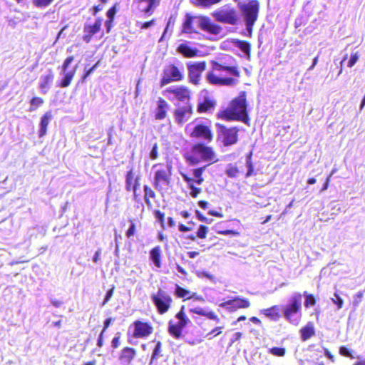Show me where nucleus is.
Instances as JSON below:
<instances>
[{"label":"nucleus","mask_w":365,"mask_h":365,"mask_svg":"<svg viewBox=\"0 0 365 365\" xmlns=\"http://www.w3.org/2000/svg\"><path fill=\"white\" fill-rule=\"evenodd\" d=\"M185 158L188 164L192 166L197 165L200 163H206L209 166L219 160L213 148L203 143L193 145Z\"/></svg>","instance_id":"obj_1"},{"label":"nucleus","mask_w":365,"mask_h":365,"mask_svg":"<svg viewBox=\"0 0 365 365\" xmlns=\"http://www.w3.org/2000/svg\"><path fill=\"white\" fill-rule=\"evenodd\" d=\"M302 295L294 292L287 299V304L281 306L284 319L293 325L299 324L302 317Z\"/></svg>","instance_id":"obj_2"},{"label":"nucleus","mask_w":365,"mask_h":365,"mask_svg":"<svg viewBox=\"0 0 365 365\" xmlns=\"http://www.w3.org/2000/svg\"><path fill=\"white\" fill-rule=\"evenodd\" d=\"M224 117L227 120H237L245 123L249 120L247 112L246 96L245 93L233 99L230 107L223 113Z\"/></svg>","instance_id":"obj_3"},{"label":"nucleus","mask_w":365,"mask_h":365,"mask_svg":"<svg viewBox=\"0 0 365 365\" xmlns=\"http://www.w3.org/2000/svg\"><path fill=\"white\" fill-rule=\"evenodd\" d=\"M165 96L169 101L176 106L190 103V91L183 86H173L165 91Z\"/></svg>","instance_id":"obj_4"},{"label":"nucleus","mask_w":365,"mask_h":365,"mask_svg":"<svg viewBox=\"0 0 365 365\" xmlns=\"http://www.w3.org/2000/svg\"><path fill=\"white\" fill-rule=\"evenodd\" d=\"M259 2L257 0H251L248 3L240 4V9L245 19L246 30L250 36L252 26L257 19L259 11Z\"/></svg>","instance_id":"obj_5"},{"label":"nucleus","mask_w":365,"mask_h":365,"mask_svg":"<svg viewBox=\"0 0 365 365\" xmlns=\"http://www.w3.org/2000/svg\"><path fill=\"white\" fill-rule=\"evenodd\" d=\"M184 66L180 62L177 65L169 64L165 66L160 79V86L163 87L171 82L182 81L184 78Z\"/></svg>","instance_id":"obj_6"},{"label":"nucleus","mask_w":365,"mask_h":365,"mask_svg":"<svg viewBox=\"0 0 365 365\" xmlns=\"http://www.w3.org/2000/svg\"><path fill=\"white\" fill-rule=\"evenodd\" d=\"M185 307L182 306L180 311L175 314L177 321L170 320L168 324V333L175 339H178L182 336L183 329L190 322L186 316Z\"/></svg>","instance_id":"obj_7"},{"label":"nucleus","mask_w":365,"mask_h":365,"mask_svg":"<svg viewBox=\"0 0 365 365\" xmlns=\"http://www.w3.org/2000/svg\"><path fill=\"white\" fill-rule=\"evenodd\" d=\"M217 139L222 143L224 146L235 145L238 141L239 129L237 127L227 128L226 126L217 123Z\"/></svg>","instance_id":"obj_8"},{"label":"nucleus","mask_w":365,"mask_h":365,"mask_svg":"<svg viewBox=\"0 0 365 365\" xmlns=\"http://www.w3.org/2000/svg\"><path fill=\"white\" fill-rule=\"evenodd\" d=\"M151 299L160 314L166 313L173 303L171 296L161 288H159L155 294H151Z\"/></svg>","instance_id":"obj_9"},{"label":"nucleus","mask_w":365,"mask_h":365,"mask_svg":"<svg viewBox=\"0 0 365 365\" xmlns=\"http://www.w3.org/2000/svg\"><path fill=\"white\" fill-rule=\"evenodd\" d=\"M73 56H71L67 57L63 63V65L61 67V71L60 75L62 76L61 80L58 83V86L61 88H66L69 86L71 84L73 78L75 76L76 69H77V65L74 66V68L71 70L68 71L69 65L73 62Z\"/></svg>","instance_id":"obj_10"},{"label":"nucleus","mask_w":365,"mask_h":365,"mask_svg":"<svg viewBox=\"0 0 365 365\" xmlns=\"http://www.w3.org/2000/svg\"><path fill=\"white\" fill-rule=\"evenodd\" d=\"M212 16L219 22L236 25L238 21V14L235 9L229 7H222L213 12Z\"/></svg>","instance_id":"obj_11"},{"label":"nucleus","mask_w":365,"mask_h":365,"mask_svg":"<svg viewBox=\"0 0 365 365\" xmlns=\"http://www.w3.org/2000/svg\"><path fill=\"white\" fill-rule=\"evenodd\" d=\"M188 77L190 83L197 85L200 81L202 73L205 70L206 63L201 62H188L187 63Z\"/></svg>","instance_id":"obj_12"},{"label":"nucleus","mask_w":365,"mask_h":365,"mask_svg":"<svg viewBox=\"0 0 365 365\" xmlns=\"http://www.w3.org/2000/svg\"><path fill=\"white\" fill-rule=\"evenodd\" d=\"M250 303L247 299L242 298L239 296L232 297L225 302L219 304V307L227 310L230 312H234L238 309L248 308Z\"/></svg>","instance_id":"obj_13"},{"label":"nucleus","mask_w":365,"mask_h":365,"mask_svg":"<svg viewBox=\"0 0 365 365\" xmlns=\"http://www.w3.org/2000/svg\"><path fill=\"white\" fill-rule=\"evenodd\" d=\"M195 26L201 29L202 31L211 34H219L221 31V27L215 24L209 17L196 16Z\"/></svg>","instance_id":"obj_14"},{"label":"nucleus","mask_w":365,"mask_h":365,"mask_svg":"<svg viewBox=\"0 0 365 365\" xmlns=\"http://www.w3.org/2000/svg\"><path fill=\"white\" fill-rule=\"evenodd\" d=\"M172 166L167 164V170L158 169L155 171L154 175L153 186L158 191L162 190L161 184L168 185L170 182V177L171 175Z\"/></svg>","instance_id":"obj_15"},{"label":"nucleus","mask_w":365,"mask_h":365,"mask_svg":"<svg viewBox=\"0 0 365 365\" xmlns=\"http://www.w3.org/2000/svg\"><path fill=\"white\" fill-rule=\"evenodd\" d=\"M192 114V107L190 103L186 105L176 106L174 112L175 120L178 124H183L187 121Z\"/></svg>","instance_id":"obj_16"},{"label":"nucleus","mask_w":365,"mask_h":365,"mask_svg":"<svg viewBox=\"0 0 365 365\" xmlns=\"http://www.w3.org/2000/svg\"><path fill=\"white\" fill-rule=\"evenodd\" d=\"M192 138H199L210 143L212 140V133L210 128L203 124L196 125L190 133Z\"/></svg>","instance_id":"obj_17"},{"label":"nucleus","mask_w":365,"mask_h":365,"mask_svg":"<svg viewBox=\"0 0 365 365\" xmlns=\"http://www.w3.org/2000/svg\"><path fill=\"white\" fill-rule=\"evenodd\" d=\"M133 336L135 338H143L149 336L153 332L152 326L147 323L137 320L133 323Z\"/></svg>","instance_id":"obj_18"},{"label":"nucleus","mask_w":365,"mask_h":365,"mask_svg":"<svg viewBox=\"0 0 365 365\" xmlns=\"http://www.w3.org/2000/svg\"><path fill=\"white\" fill-rule=\"evenodd\" d=\"M207 79L208 82L213 85H225L233 86L236 85L238 82L237 78H222L216 76L213 72H208L207 74Z\"/></svg>","instance_id":"obj_19"},{"label":"nucleus","mask_w":365,"mask_h":365,"mask_svg":"<svg viewBox=\"0 0 365 365\" xmlns=\"http://www.w3.org/2000/svg\"><path fill=\"white\" fill-rule=\"evenodd\" d=\"M177 51L185 58L197 56L200 51L191 45L190 42L185 41L178 45Z\"/></svg>","instance_id":"obj_20"},{"label":"nucleus","mask_w":365,"mask_h":365,"mask_svg":"<svg viewBox=\"0 0 365 365\" xmlns=\"http://www.w3.org/2000/svg\"><path fill=\"white\" fill-rule=\"evenodd\" d=\"M215 103L207 94L201 96L197 103V112H208L215 108Z\"/></svg>","instance_id":"obj_21"},{"label":"nucleus","mask_w":365,"mask_h":365,"mask_svg":"<svg viewBox=\"0 0 365 365\" xmlns=\"http://www.w3.org/2000/svg\"><path fill=\"white\" fill-rule=\"evenodd\" d=\"M138 4L139 9L145 14H151L159 5L160 0H135Z\"/></svg>","instance_id":"obj_22"},{"label":"nucleus","mask_w":365,"mask_h":365,"mask_svg":"<svg viewBox=\"0 0 365 365\" xmlns=\"http://www.w3.org/2000/svg\"><path fill=\"white\" fill-rule=\"evenodd\" d=\"M53 78L54 76L51 70H49L46 75H43L40 77L39 88L43 94H46L51 88Z\"/></svg>","instance_id":"obj_23"},{"label":"nucleus","mask_w":365,"mask_h":365,"mask_svg":"<svg viewBox=\"0 0 365 365\" xmlns=\"http://www.w3.org/2000/svg\"><path fill=\"white\" fill-rule=\"evenodd\" d=\"M189 312L196 314L200 316L206 317L207 318L215 320L217 322H219V318L217 316L207 307L202 308L200 307H192L189 309Z\"/></svg>","instance_id":"obj_24"},{"label":"nucleus","mask_w":365,"mask_h":365,"mask_svg":"<svg viewBox=\"0 0 365 365\" xmlns=\"http://www.w3.org/2000/svg\"><path fill=\"white\" fill-rule=\"evenodd\" d=\"M136 354L135 350L130 347H125L122 349L119 361L122 365H129Z\"/></svg>","instance_id":"obj_25"},{"label":"nucleus","mask_w":365,"mask_h":365,"mask_svg":"<svg viewBox=\"0 0 365 365\" xmlns=\"http://www.w3.org/2000/svg\"><path fill=\"white\" fill-rule=\"evenodd\" d=\"M195 17L187 14L182 24V33L183 34H197L194 26H195Z\"/></svg>","instance_id":"obj_26"},{"label":"nucleus","mask_w":365,"mask_h":365,"mask_svg":"<svg viewBox=\"0 0 365 365\" xmlns=\"http://www.w3.org/2000/svg\"><path fill=\"white\" fill-rule=\"evenodd\" d=\"M53 118L51 110H48L41 118L39 123L38 136L42 138L46 134L47 126Z\"/></svg>","instance_id":"obj_27"},{"label":"nucleus","mask_w":365,"mask_h":365,"mask_svg":"<svg viewBox=\"0 0 365 365\" xmlns=\"http://www.w3.org/2000/svg\"><path fill=\"white\" fill-rule=\"evenodd\" d=\"M168 107V103L163 99L162 98H159L157 103V108L155 111V119L157 120H163L166 116L167 108Z\"/></svg>","instance_id":"obj_28"},{"label":"nucleus","mask_w":365,"mask_h":365,"mask_svg":"<svg viewBox=\"0 0 365 365\" xmlns=\"http://www.w3.org/2000/svg\"><path fill=\"white\" fill-rule=\"evenodd\" d=\"M213 69L219 72H226L228 74L232 75L236 77L240 76V72L237 68L235 66H225L218 63H215L213 64Z\"/></svg>","instance_id":"obj_29"},{"label":"nucleus","mask_w":365,"mask_h":365,"mask_svg":"<svg viewBox=\"0 0 365 365\" xmlns=\"http://www.w3.org/2000/svg\"><path fill=\"white\" fill-rule=\"evenodd\" d=\"M182 178L187 182L188 187L191 190L190 195L192 197L196 198L202 192V189L194 185V179L188 177L187 175H182Z\"/></svg>","instance_id":"obj_30"},{"label":"nucleus","mask_w":365,"mask_h":365,"mask_svg":"<svg viewBox=\"0 0 365 365\" xmlns=\"http://www.w3.org/2000/svg\"><path fill=\"white\" fill-rule=\"evenodd\" d=\"M232 43L235 47L240 48L241 51L244 53V54L246 56L247 58H250L251 48L250 43L239 39H234L232 41Z\"/></svg>","instance_id":"obj_31"},{"label":"nucleus","mask_w":365,"mask_h":365,"mask_svg":"<svg viewBox=\"0 0 365 365\" xmlns=\"http://www.w3.org/2000/svg\"><path fill=\"white\" fill-rule=\"evenodd\" d=\"M150 259L156 267H161V249L159 246H156L150 250Z\"/></svg>","instance_id":"obj_32"},{"label":"nucleus","mask_w":365,"mask_h":365,"mask_svg":"<svg viewBox=\"0 0 365 365\" xmlns=\"http://www.w3.org/2000/svg\"><path fill=\"white\" fill-rule=\"evenodd\" d=\"M101 24L102 20L101 19H97L93 25L88 24H85L83 28V32L85 34H90L94 35L100 31Z\"/></svg>","instance_id":"obj_33"},{"label":"nucleus","mask_w":365,"mask_h":365,"mask_svg":"<svg viewBox=\"0 0 365 365\" xmlns=\"http://www.w3.org/2000/svg\"><path fill=\"white\" fill-rule=\"evenodd\" d=\"M280 309H281V308H279V306L274 305L269 309L262 310V312L267 317H269L273 320H277L280 317V314H279Z\"/></svg>","instance_id":"obj_34"},{"label":"nucleus","mask_w":365,"mask_h":365,"mask_svg":"<svg viewBox=\"0 0 365 365\" xmlns=\"http://www.w3.org/2000/svg\"><path fill=\"white\" fill-rule=\"evenodd\" d=\"M207 166L208 165H205L202 167L197 168L192 170L194 183H196L197 185H200L203 182L204 179L202 175Z\"/></svg>","instance_id":"obj_35"},{"label":"nucleus","mask_w":365,"mask_h":365,"mask_svg":"<svg viewBox=\"0 0 365 365\" xmlns=\"http://www.w3.org/2000/svg\"><path fill=\"white\" fill-rule=\"evenodd\" d=\"M300 332L302 341L309 339L314 334V329L313 324L312 323H308L300 330Z\"/></svg>","instance_id":"obj_36"},{"label":"nucleus","mask_w":365,"mask_h":365,"mask_svg":"<svg viewBox=\"0 0 365 365\" xmlns=\"http://www.w3.org/2000/svg\"><path fill=\"white\" fill-rule=\"evenodd\" d=\"M222 0H195L194 4L195 6L202 8H209L211 6L216 4Z\"/></svg>","instance_id":"obj_37"},{"label":"nucleus","mask_w":365,"mask_h":365,"mask_svg":"<svg viewBox=\"0 0 365 365\" xmlns=\"http://www.w3.org/2000/svg\"><path fill=\"white\" fill-rule=\"evenodd\" d=\"M175 294L179 298H185L187 299V297L190 296L191 293L189 290H187L178 284H175V288L174 291Z\"/></svg>","instance_id":"obj_38"},{"label":"nucleus","mask_w":365,"mask_h":365,"mask_svg":"<svg viewBox=\"0 0 365 365\" xmlns=\"http://www.w3.org/2000/svg\"><path fill=\"white\" fill-rule=\"evenodd\" d=\"M252 153L250 152L246 158V167L247 169V173H246V178H249L252 176L254 173V166L252 162Z\"/></svg>","instance_id":"obj_39"},{"label":"nucleus","mask_w":365,"mask_h":365,"mask_svg":"<svg viewBox=\"0 0 365 365\" xmlns=\"http://www.w3.org/2000/svg\"><path fill=\"white\" fill-rule=\"evenodd\" d=\"M239 170L237 166L232 164H228L225 170V174L231 178H235L237 176Z\"/></svg>","instance_id":"obj_40"},{"label":"nucleus","mask_w":365,"mask_h":365,"mask_svg":"<svg viewBox=\"0 0 365 365\" xmlns=\"http://www.w3.org/2000/svg\"><path fill=\"white\" fill-rule=\"evenodd\" d=\"M43 103V100L39 97H34L30 101L29 111L32 112Z\"/></svg>","instance_id":"obj_41"},{"label":"nucleus","mask_w":365,"mask_h":365,"mask_svg":"<svg viewBox=\"0 0 365 365\" xmlns=\"http://www.w3.org/2000/svg\"><path fill=\"white\" fill-rule=\"evenodd\" d=\"M134 180V174L133 172V169H130L126 174L125 176V189L127 191H130L132 187V184Z\"/></svg>","instance_id":"obj_42"},{"label":"nucleus","mask_w":365,"mask_h":365,"mask_svg":"<svg viewBox=\"0 0 365 365\" xmlns=\"http://www.w3.org/2000/svg\"><path fill=\"white\" fill-rule=\"evenodd\" d=\"M303 296L305 298L304 306L308 308L311 306H314L316 303L314 297L312 294H308L307 292L303 293Z\"/></svg>","instance_id":"obj_43"},{"label":"nucleus","mask_w":365,"mask_h":365,"mask_svg":"<svg viewBox=\"0 0 365 365\" xmlns=\"http://www.w3.org/2000/svg\"><path fill=\"white\" fill-rule=\"evenodd\" d=\"M268 352L275 356H284L286 353V350L283 347H272L269 349Z\"/></svg>","instance_id":"obj_44"},{"label":"nucleus","mask_w":365,"mask_h":365,"mask_svg":"<svg viewBox=\"0 0 365 365\" xmlns=\"http://www.w3.org/2000/svg\"><path fill=\"white\" fill-rule=\"evenodd\" d=\"M53 0H33L34 4L38 8H46L51 4Z\"/></svg>","instance_id":"obj_45"},{"label":"nucleus","mask_w":365,"mask_h":365,"mask_svg":"<svg viewBox=\"0 0 365 365\" xmlns=\"http://www.w3.org/2000/svg\"><path fill=\"white\" fill-rule=\"evenodd\" d=\"M208 232V227L205 225H200L197 232V237L200 239H205Z\"/></svg>","instance_id":"obj_46"},{"label":"nucleus","mask_w":365,"mask_h":365,"mask_svg":"<svg viewBox=\"0 0 365 365\" xmlns=\"http://www.w3.org/2000/svg\"><path fill=\"white\" fill-rule=\"evenodd\" d=\"M331 300H332L333 303L337 306L338 309H340L342 308L344 301L337 293H334V298H331Z\"/></svg>","instance_id":"obj_47"},{"label":"nucleus","mask_w":365,"mask_h":365,"mask_svg":"<svg viewBox=\"0 0 365 365\" xmlns=\"http://www.w3.org/2000/svg\"><path fill=\"white\" fill-rule=\"evenodd\" d=\"M359 55L358 54L357 52L352 53L351 55V58H350V59L348 61L347 66L349 67V68H351L352 66H354V65L359 60Z\"/></svg>","instance_id":"obj_48"},{"label":"nucleus","mask_w":365,"mask_h":365,"mask_svg":"<svg viewBox=\"0 0 365 365\" xmlns=\"http://www.w3.org/2000/svg\"><path fill=\"white\" fill-rule=\"evenodd\" d=\"M129 222H130L129 228L128 229L125 235L128 238H130V237L133 236L135 232V225L133 222V220H130Z\"/></svg>","instance_id":"obj_49"},{"label":"nucleus","mask_w":365,"mask_h":365,"mask_svg":"<svg viewBox=\"0 0 365 365\" xmlns=\"http://www.w3.org/2000/svg\"><path fill=\"white\" fill-rule=\"evenodd\" d=\"M161 348H162V344L160 341H158L155 344V346L153 349V354H152V359H154L157 358L160 352H161Z\"/></svg>","instance_id":"obj_50"},{"label":"nucleus","mask_w":365,"mask_h":365,"mask_svg":"<svg viewBox=\"0 0 365 365\" xmlns=\"http://www.w3.org/2000/svg\"><path fill=\"white\" fill-rule=\"evenodd\" d=\"M115 287L113 286L110 289H108L106 294V296L104 297V300L101 304V307L105 306V304L108 302V301L111 299L113 294Z\"/></svg>","instance_id":"obj_51"},{"label":"nucleus","mask_w":365,"mask_h":365,"mask_svg":"<svg viewBox=\"0 0 365 365\" xmlns=\"http://www.w3.org/2000/svg\"><path fill=\"white\" fill-rule=\"evenodd\" d=\"M158 157V146L157 143L153 145V148L150 152V158L151 160H155Z\"/></svg>","instance_id":"obj_52"},{"label":"nucleus","mask_w":365,"mask_h":365,"mask_svg":"<svg viewBox=\"0 0 365 365\" xmlns=\"http://www.w3.org/2000/svg\"><path fill=\"white\" fill-rule=\"evenodd\" d=\"M363 296H364V292H359L358 293H356L354 295V301H353V304H354V306L355 307H358V305L360 304V302H361Z\"/></svg>","instance_id":"obj_53"},{"label":"nucleus","mask_w":365,"mask_h":365,"mask_svg":"<svg viewBox=\"0 0 365 365\" xmlns=\"http://www.w3.org/2000/svg\"><path fill=\"white\" fill-rule=\"evenodd\" d=\"M143 190H144V192H145V196L144 197H151V198H155V192L153 190H151L148 185H144L143 186Z\"/></svg>","instance_id":"obj_54"},{"label":"nucleus","mask_w":365,"mask_h":365,"mask_svg":"<svg viewBox=\"0 0 365 365\" xmlns=\"http://www.w3.org/2000/svg\"><path fill=\"white\" fill-rule=\"evenodd\" d=\"M155 217L161 223L162 227H164V213L161 212L160 210H155L154 212Z\"/></svg>","instance_id":"obj_55"},{"label":"nucleus","mask_w":365,"mask_h":365,"mask_svg":"<svg viewBox=\"0 0 365 365\" xmlns=\"http://www.w3.org/2000/svg\"><path fill=\"white\" fill-rule=\"evenodd\" d=\"M195 213H196V215H197L198 220H200L201 222H205L207 224H210L212 222V219H208V218L205 217L200 211L196 210Z\"/></svg>","instance_id":"obj_56"},{"label":"nucleus","mask_w":365,"mask_h":365,"mask_svg":"<svg viewBox=\"0 0 365 365\" xmlns=\"http://www.w3.org/2000/svg\"><path fill=\"white\" fill-rule=\"evenodd\" d=\"M98 66V63H96L94 66H93L91 68H89L88 70H87L84 75L82 76V79H81V81L82 82H84L86 81V79L95 71V69L97 68Z\"/></svg>","instance_id":"obj_57"},{"label":"nucleus","mask_w":365,"mask_h":365,"mask_svg":"<svg viewBox=\"0 0 365 365\" xmlns=\"http://www.w3.org/2000/svg\"><path fill=\"white\" fill-rule=\"evenodd\" d=\"M115 13H116V9H115V6H113L110 9H109L106 13L108 20L113 21Z\"/></svg>","instance_id":"obj_58"},{"label":"nucleus","mask_w":365,"mask_h":365,"mask_svg":"<svg viewBox=\"0 0 365 365\" xmlns=\"http://www.w3.org/2000/svg\"><path fill=\"white\" fill-rule=\"evenodd\" d=\"M120 334L118 333L112 339L111 345L114 349H116L120 344Z\"/></svg>","instance_id":"obj_59"},{"label":"nucleus","mask_w":365,"mask_h":365,"mask_svg":"<svg viewBox=\"0 0 365 365\" xmlns=\"http://www.w3.org/2000/svg\"><path fill=\"white\" fill-rule=\"evenodd\" d=\"M339 353H340V354H341L342 356H347V357L351 356V352H350L349 349L344 346H342L339 348Z\"/></svg>","instance_id":"obj_60"},{"label":"nucleus","mask_w":365,"mask_h":365,"mask_svg":"<svg viewBox=\"0 0 365 365\" xmlns=\"http://www.w3.org/2000/svg\"><path fill=\"white\" fill-rule=\"evenodd\" d=\"M187 299H194L197 301L204 302L205 299L201 295L197 294V293H192L190 296L187 297Z\"/></svg>","instance_id":"obj_61"},{"label":"nucleus","mask_w":365,"mask_h":365,"mask_svg":"<svg viewBox=\"0 0 365 365\" xmlns=\"http://www.w3.org/2000/svg\"><path fill=\"white\" fill-rule=\"evenodd\" d=\"M50 302L52 305H53L56 307H60L63 304V302L54 298L50 299Z\"/></svg>","instance_id":"obj_62"},{"label":"nucleus","mask_w":365,"mask_h":365,"mask_svg":"<svg viewBox=\"0 0 365 365\" xmlns=\"http://www.w3.org/2000/svg\"><path fill=\"white\" fill-rule=\"evenodd\" d=\"M242 337L241 332L235 333L231 338V343L233 344L235 341H238Z\"/></svg>","instance_id":"obj_63"},{"label":"nucleus","mask_w":365,"mask_h":365,"mask_svg":"<svg viewBox=\"0 0 365 365\" xmlns=\"http://www.w3.org/2000/svg\"><path fill=\"white\" fill-rule=\"evenodd\" d=\"M101 255V250L98 249L94 254V256L93 257V261L96 263L100 259V257Z\"/></svg>","instance_id":"obj_64"}]
</instances>
